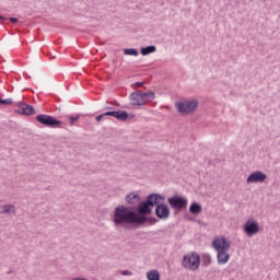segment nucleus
<instances>
[{"label":"nucleus","instance_id":"obj_1","mask_svg":"<svg viewBox=\"0 0 280 280\" xmlns=\"http://www.w3.org/2000/svg\"><path fill=\"white\" fill-rule=\"evenodd\" d=\"M113 222L115 226H122L124 229H137V215L135 210L128 206H118L114 209Z\"/></svg>","mask_w":280,"mask_h":280},{"label":"nucleus","instance_id":"obj_2","mask_svg":"<svg viewBox=\"0 0 280 280\" xmlns=\"http://www.w3.org/2000/svg\"><path fill=\"white\" fill-rule=\"evenodd\" d=\"M159 200H165V196L153 192L148 195L145 200L138 202V207L133 209L136 220L140 219L141 215H150Z\"/></svg>","mask_w":280,"mask_h":280},{"label":"nucleus","instance_id":"obj_3","mask_svg":"<svg viewBox=\"0 0 280 280\" xmlns=\"http://www.w3.org/2000/svg\"><path fill=\"white\" fill-rule=\"evenodd\" d=\"M212 248L217 250L218 264H229V259H231V255H229L231 241L226 240V237L215 238L212 242Z\"/></svg>","mask_w":280,"mask_h":280},{"label":"nucleus","instance_id":"obj_4","mask_svg":"<svg viewBox=\"0 0 280 280\" xmlns=\"http://www.w3.org/2000/svg\"><path fill=\"white\" fill-rule=\"evenodd\" d=\"M201 258L196 252H189L184 255L182 259V266L185 270H190L191 272H196L198 268H200Z\"/></svg>","mask_w":280,"mask_h":280},{"label":"nucleus","instance_id":"obj_5","mask_svg":"<svg viewBox=\"0 0 280 280\" xmlns=\"http://www.w3.org/2000/svg\"><path fill=\"white\" fill-rule=\"evenodd\" d=\"M200 102L198 98L184 100L176 103V108L182 115H194L198 110Z\"/></svg>","mask_w":280,"mask_h":280},{"label":"nucleus","instance_id":"obj_6","mask_svg":"<svg viewBox=\"0 0 280 280\" xmlns=\"http://www.w3.org/2000/svg\"><path fill=\"white\" fill-rule=\"evenodd\" d=\"M35 119L38 121V124H42V126H46V128H60V126H62L61 120L46 114H39L35 117Z\"/></svg>","mask_w":280,"mask_h":280},{"label":"nucleus","instance_id":"obj_7","mask_svg":"<svg viewBox=\"0 0 280 280\" xmlns=\"http://www.w3.org/2000/svg\"><path fill=\"white\" fill-rule=\"evenodd\" d=\"M155 215L160 220H167L170 218V207L165 205V200L158 199V203H155Z\"/></svg>","mask_w":280,"mask_h":280},{"label":"nucleus","instance_id":"obj_8","mask_svg":"<svg viewBox=\"0 0 280 280\" xmlns=\"http://www.w3.org/2000/svg\"><path fill=\"white\" fill-rule=\"evenodd\" d=\"M14 113L24 115L25 117H32V115H36V109H34V106L22 101L18 103V108L14 109Z\"/></svg>","mask_w":280,"mask_h":280},{"label":"nucleus","instance_id":"obj_9","mask_svg":"<svg viewBox=\"0 0 280 280\" xmlns=\"http://www.w3.org/2000/svg\"><path fill=\"white\" fill-rule=\"evenodd\" d=\"M260 228L259 223L254 219H248L244 224V233L247 237H253V235H257L259 233Z\"/></svg>","mask_w":280,"mask_h":280},{"label":"nucleus","instance_id":"obj_10","mask_svg":"<svg viewBox=\"0 0 280 280\" xmlns=\"http://www.w3.org/2000/svg\"><path fill=\"white\" fill-rule=\"evenodd\" d=\"M105 117H114L118 121H127L130 117V114L126 110H108L104 113Z\"/></svg>","mask_w":280,"mask_h":280},{"label":"nucleus","instance_id":"obj_11","mask_svg":"<svg viewBox=\"0 0 280 280\" xmlns=\"http://www.w3.org/2000/svg\"><path fill=\"white\" fill-rule=\"evenodd\" d=\"M266 178H268V175L261 171H256L249 174L247 177V183H266Z\"/></svg>","mask_w":280,"mask_h":280},{"label":"nucleus","instance_id":"obj_12","mask_svg":"<svg viewBox=\"0 0 280 280\" xmlns=\"http://www.w3.org/2000/svg\"><path fill=\"white\" fill-rule=\"evenodd\" d=\"M125 201L127 202V205H130L129 208H131V210H135V208H137L138 205L141 202V196H139V194L137 192H129L125 197Z\"/></svg>","mask_w":280,"mask_h":280},{"label":"nucleus","instance_id":"obj_13","mask_svg":"<svg viewBox=\"0 0 280 280\" xmlns=\"http://www.w3.org/2000/svg\"><path fill=\"white\" fill-rule=\"evenodd\" d=\"M150 214L141 215L140 218L136 219V229H139V226H143L145 222L149 224H156L159 222V219L155 217H149Z\"/></svg>","mask_w":280,"mask_h":280},{"label":"nucleus","instance_id":"obj_14","mask_svg":"<svg viewBox=\"0 0 280 280\" xmlns=\"http://www.w3.org/2000/svg\"><path fill=\"white\" fill-rule=\"evenodd\" d=\"M141 102H143V106H145L147 102H152L154 100V92L153 91H138Z\"/></svg>","mask_w":280,"mask_h":280},{"label":"nucleus","instance_id":"obj_15","mask_svg":"<svg viewBox=\"0 0 280 280\" xmlns=\"http://www.w3.org/2000/svg\"><path fill=\"white\" fill-rule=\"evenodd\" d=\"M187 209V198L183 196H176V211H184Z\"/></svg>","mask_w":280,"mask_h":280},{"label":"nucleus","instance_id":"obj_16","mask_svg":"<svg viewBox=\"0 0 280 280\" xmlns=\"http://www.w3.org/2000/svg\"><path fill=\"white\" fill-rule=\"evenodd\" d=\"M131 102V106H143V102L141 101V96H139V92H132L129 96Z\"/></svg>","mask_w":280,"mask_h":280},{"label":"nucleus","instance_id":"obj_17","mask_svg":"<svg viewBox=\"0 0 280 280\" xmlns=\"http://www.w3.org/2000/svg\"><path fill=\"white\" fill-rule=\"evenodd\" d=\"M189 212L192 215H198V214L202 213V206H200V203H198V202H192L189 207Z\"/></svg>","mask_w":280,"mask_h":280},{"label":"nucleus","instance_id":"obj_18","mask_svg":"<svg viewBox=\"0 0 280 280\" xmlns=\"http://www.w3.org/2000/svg\"><path fill=\"white\" fill-rule=\"evenodd\" d=\"M154 51H156V46H154V45L142 47L140 49L141 56H150V54H154Z\"/></svg>","mask_w":280,"mask_h":280},{"label":"nucleus","instance_id":"obj_19","mask_svg":"<svg viewBox=\"0 0 280 280\" xmlns=\"http://www.w3.org/2000/svg\"><path fill=\"white\" fill-rule=\"evenodd\" d=\"M2 210L0 211L1 214H4V213H13L16 214V208H14V205H3L1 206Z\"/></svg>","mask_w":280,"mask_h":280},{"label":"nucleus","instance_id":"obj_20","mask_svg":"<svg viewBox=\"0 0 280 280\" xmlns=\"http://www.w3.org/2000/svg\"><path fill=\"white\" fill-rule=\"evenodd\" d=\"M147 279L148 280H161V273H159V270L153 269V270L147 272Z\"/></svg>","mask_w":280,"mask_h":280},{"label":"nucleus","instance_id":"obj_21","mask_svg":"<svg viewBox=\"0 0 280 280\" xmlns=\"http://www.w3.org/2000/svg\"><path fill=\"white\" fill-rule=\"evenodd\" d=\"M124 54L125 56H139V50L137 48H125Z\"/></svg>","mask_w":280,"mask_h":280},{"label":"nucleus","instance_id":"obj_22","mask_svg":"<svg viewBox=\"0 0 280 280\" xmlns=\"http://www.w3.org/2000/svg\"><path fill=\"white\" fill-rule=\"evenodd\" d=\"M202 266L205 267V268H207L208 266H211V255H209V254H205L203 256H202Z\"/></svg>","mask_w":280,"mask_h":280},{"label":"nucleus","instance_id":"obj_23","mask_svg":"<svg viewBox=\"0 0 280 280\" xmlns=\"http://www.w3.org/2000/svg\"><path fill=\"white\" fill-rule=\"evenodd\" d=\"M14 104V101L12 98H0V106H12Z\"/></svg>","mask_w":280,"mask_h":280},{"label":"nucleus","instance_id":"obj_24","mask_svg":"<svg viewBox=\"0 0 280 280\" xmlns=\"http://www.w3.org/2000/svg\"><path fill=\"white\" fill-rule=\"evenodd\" d=\"M168 205L172 207V209H176V195L168 198Z\"/></svg>","mask_w":280,"mask_h":280},{"label":"nucleus","instance_id":"obj_25","mask_svg":"<svg viewBox=\"0 0 280 280\" xmlns=\"http://www.w3.org/2000/svg\"><path fill=\"white\" fill-rule=\"evenodd\" d=\"M144 84H145V82L138 81L132 84V89H141L144 86Z\"/></svg>","mask_w":280,"mask_h":280},{"label":"nucleus","instance_id":"obj_26","mask_svg":"<svg viewBox=\"0 0 280 280\" xmlns=\"http://www.w3.org/2000/svg\"><path fill=\"white\" fill-rule=\"evenodd\" d=\"M70 126H73V124H75V121H78V119H80V116H70Z\"/></svg>","mask_w":280,"mask_h":280},{"label":"nucleus","instance_id":"obj_27","mask_svg":"<svg viewBox=\"0 0 280 280\" xmlns=\"http://www.w3.org/2000/svg\"><path fill=\"white\" fill-rule=\"evenodd\" d=\"M121 275H122L124 277H130V276L132 275V271H130V270H122V271H121Z\"/></svg>","mask_w":280,"mask_h":280},{"label":"nucleus","instance_id":"obj_28","mask_svg":"<svg viewBox=\"0 0 280 280\" xmlns=\"http://www.w3.org/2000/svg\"><path fill=\"white\" fill-rule=\"evenodd\" d=\"M104 117H106V115H104V113H103V114H101V115H97V116L95 117V119H96V121H101V120L104 119Z\"/></svg>","mask_w":280,"mask_h":280},{"label":"nucleus","instance_id":"obj_29","mask_svg":"<svg viewBox=\"0 0 280 280\" xmlns=\"http://www.w3.org/2000/svg\"><path fill=\"white\" fill-rule=\"evenodd\" d=\"M10 23H13V25H15V23H19V19L18 18H9Z\"/></svg>","mask_w":280,"mask_h":280},{"label":"nucleus","instance_id":"obj_30","mask_svg":"<svg viewBox=\"0 0 280 280\" xmlns=\"http://www.w3.org/2000/svg\"><path fill=\"white\" fill-rule=\"evenodd\" d=\"M105 110H115V107L107 106L105 107Z\"/></svg>","mask_w":280,"mask_h":280},{"label":"nucleus","instance_id":"obj_31","mask_svg":"<svg viewBox=\"0 0 280 280\" xmlns=\"http://www.w3.org/2000/svg\"><path fill=\"white\" fill-rule=\"evenodd\" d=\"M0 21H8V18L0 15Z\"/></svg>","mask_w":280,"mask_h":280},{"label":"nucleus","instance_id":"obj_32","mask_svg":"<svg viewBox=\"0 0 280 280\" xmlns=\"http://www.w3.org/2000/svg\"><path fill=\"white\" fill-rule=\"evenodd\" d=\"M11 273H12V271H8V272H7V275H11Z\"/></svg>","mask_w":280,"mask_h":280},{"label":"nucleus","instance_id":"obj_33","mask_svg":"<svg viewBox=\"0 0 280 280\" xmlns=\"http://www.w3.org/2000/svg\"><path fill=\"white\" fill-rule=\"evenodd\" d=\"M130 117H132V118H133V117H135V115L130 114Z\"/></svg>","mask_w":280,"mask_h":280}]
</instances>
